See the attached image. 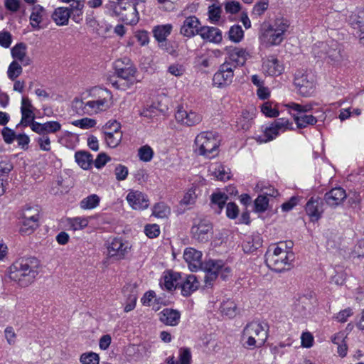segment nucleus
<instances>
[{
    "instance_id": "obj_1",
    "label": "nucleus",
    "mask_w": 364,
    "mask_h": 364,
    "mask_svg": "<svg viewBox=\"0 0 364 364\" xmlns=\"http://www.w3.org/2000/svg\"><path fill=\"white\" fill-rule=\"evenodd\" d=\"M87 101L75 98L72 106L80 114L92 115L109 110L114 105L112 93L107 89L95 87L88 92Z\"/></svg>"
},
{
    "instance_id": "obj_2",
    "label": "nucleus",
    "mask_w": 364,
    "mask_h": 364,
    "mask_svg": "<svg viewBox=\"0 0 364 364\" xmlns=\"http://www.w3.org/2000/svg\"><path fill=\"white\" fill-rule=\"evenodd\" d=\"M40 262L36 257L21 258L9 267V278L21 286L31 284L38 274Z\"/></svg>"
},
{
    "instance_id": "obj_3",
    "label": "nucleus",
    "mask_w": 364,
    "mask_h": 364,
    "mask_svg": "<svg viewBox=\"0 0 364 364\" xmlns=\"http://www.w3.org/2000/svg\"><path fill=\"white\" fill-rule=\"evenodd\" d=\"M114 70L117 79L112 85L117 89L126 90L139 82L136 68L129 58L117 60L114 62Z\"/></svg>"
},
{
    "instance_id": "obj_4",
    "label": "nucleus",
    "mask_w": 364,
    "mask_h": 364,
    "mask_svg": "<svg viewBox=\"0 0 364 364\" xmlns=\"http://www.w3.org/2000/svg\"><path fill=\"white\" fill-rule=\"evenodd\" d=\"M268 337V325L264 322L253 321L247 323L243 329L242 341L248 349L262 347Z\"/></svg>"
},
{
    "instance_id": "obj_5",
    "label": "nucleus",
    "mask_w": 364,
    "mask_h": 364,
    "mask_svg": "<svg viewBox=\"0 0 364 364\" xmlns=\"http://www.w3.org/2000/svg\"><path fill=\"white\" fill-rule=\"evenodd\" d=\"M265 257L267 266L275 272L284 270L294 259L293 252L287 250L286 242L269 247Z\"/></svg>"
},
{
    "instance_id": "obj_6",
    "label": "nucleus",
    "mask_w": 364,
    "mask_h": 364,
    "mask_svg": "<svg viewBox=\"0 0 364 364\" xmlns=\"http://www.w3.org/2000/svg\"><path fill=\"white\" fill-rule=\"evenodd\" d=\"M219 136L213 132H202L195 139V151L199 155L210 157L220 145Z\"/></svg>"
},
{
    "instance_id": "obj_7",
    "label": "nucleus",
    "mask_w": 364,
    "mask_h": 364,
    "mask_svg": "<svg viewBox=\"0 0 364 364\" xmlns=\"http://www.w3.org/2000/svg\"><path fill=\"white\" fill-rule=\"evenodd\" d=\"M291 126L292 124L288 119H278L264 127L262 134L256 136L255 139L260 144L269 142L276 139L280 133L291 129Z\"/></svg>"
},
{
    "instance_id": "obj_8",
    "label": "nucleus",
    "mask_w": 364,
    "mask_h": 364,
    "mask_svg": "<svg viewBox=\"0 0 364 364\" xmlns=\"http://www.w3.org/2000/svg\"><path fill=\"white\" fill-rule=\"evenodd\" d=\"M294 83L299 94L301 96L308 97L314 92V76L310 71H297L295 74Z\"/></svg>"
},
{
    "instance_id": "obj_9",
    "label": "nucleus",
    "mask_w": 364,
    "mask_h": 364,
    "mask_svg": "<svg viewBox=\"0 0 364 364\" xmlns=\"http://www.w3.org/2000/svg\"><path fill=\"white\" fill-rule=\"evenodd\" d=\"M130 244L122 238H114L107 245V255L115 260L126 258L131 250Z\"/></svg>"
},
{
    "instance_id": "obj_10",
    "label": "nucleus",
    "mask_w": 364,
    "mask_h": 364,
    "mask_svg": "<svg viewBox=\"0 0 364 364\" xmlns=\"http://www.w3.org/2000/svg\"><path fill=\"white\" fill-rule=\"evenodd\" d=\"M234 69L233 65L228 61L220 65L218 70L213 75V85L218 87H223L230 85L234 77Z\"/></svg>"
},
{
    "instance_id": "obj_11",
    "label": "nucleus",
    "mask_w": 364,
    "mask_h": 364,
    "mask_svg": "<svg viewBox=\"0 0 364 364\" xmlns=\"http://www.w3.org/2000/svg\"><path fill=\"white\" fill-rule=\"evenodd\" d=\"M175 117L178 123L186 127L196 126L203 120V116L198 112L183 107L178 108Z\"/></svg>"
},
{
    "instance_id": "obj_12",
    "label": "nucleus",
    "mask_w": 364,
    "mask_h": 364,
    "mask_svg": "<svg viewBox=\"0 0 364 364\" xmlns=\"http://www.w3.org/2000/svg\"><path fill=\"white\" fill-rule=\"evenodd\" d=\"M314 51L318 57L326 55L331 62L338 63L341 60V55L336 42L332 41L331 45L326 43H319L314 48Z\"/></svg>"
},
{
    "instance_id": "obj_13",
    "label": "nucleus",
    "mask_w": 364,
    "mask_h": 364,
    "mask_svg": "<svg viewBox=\"0 0 364 364\" xmlns=\"http://www.w3.org/2000/svg\"><path fill=\"white\" fill-rule=\"evenodd\" d=\"M225 50L228 55L227 61L232 65L234 63V68L237 66L244 65L247 60L251 57L250 53L245 48L230 46L226 47Z\"/></svg>"
},
{
    "instance_id": "obj_14",
    "label": "nucleus",
    "mask_w": 364,
    "mask_h": 364,
    "mask_svg": "<svg viewBox=\"0 0 364 364\" xmlns=\"http://www.w3.org/2000/svg\"><path fill=\"white\" fill-rule=\"evenodd\" d=\"M114 12L126 24L136 25L139 22V16L136 4L126 2L122 9H117Z\"/></svg>"
},
{
    "instance_id": "obj_15",
    "label": "nucleus",
    "mask_w": 364,
    "mask_h": 364,
    "mask_svg": "<svg viewBox=\"0 0 364 364\" xmlns=\"http://www.w3.org/2000/svg\"><path fill=\"white\" fill-rule=\"evenodd\" d=\"M213 227L207 220H201L191 228L193 237L199 242H207L212 235Z\"/></svg>"
},
{
    "instance_id": "obj_16",
    "label": "nucleus",
    "mask_w": 364,
    "mask_h": 364,
    "mask_svg": "<svg viewBox=\"0 0 364 364\" xmlns=\"http://www.w3.org/2000/svg\"><path fill=\"white\" fill-rule=\"evenodd\" d=\"M221 262L220 260H208L202 264L200 269L205 273L204 282L206 287L211 286L213 282L219 276Z\"/></svg>"
},
{
    "instance_id": "obj_17",
    "label": "nucleus",
    "mask_w": 364,
    "mask_h": 364,
    "mask_svg": "<svg viewBox=\"0 0 364 364\" xmlns=\"http://www.w3.org/2000/svg\"><path fill=\"white\" fill-rule=\"evenodd\" d=\"M202 252L192 247H187L183 252V259L191 272H197L202 267Z\"/></svg>"
},
{
    "instance_id": "obj_18",
    "label": "nucleus",
    "mask_w": 364,
    "mask_h": 364,
    "mask_svg": "<svg viewBox=\"0 0 364 364\" xmlns=\"http://www.w3.org/2000/svg\"><path fill=\"white\" fill-rule=\"evenodd\" d=\"M202 26L198 18L194 16L187 17L181 28V33L186 37L191 38L200 35Z\"/></svg>"
},
{
    "instance_id": "obj_19",
    "label": "nucleus",
    "mask_w": 364,
    "mask_h": 364,
    "mask_svg": "<svg viewBox=\"0 0 364 364\" xmlns=\"http://www.w3.org/2000/svg\"><path fill=\"white\" fill-rule=\"evenodd\" d=\"M259 38L267 46H277L284 40V36L263 24Z\"/></svg>"
},
{
    "instance_id": "obj_20",
    "label": "nucleus",
    "mask_w": 364,
    "mask_h": 364,
    "mask_svg": "<svg viewBox=\"0 0 364 364\" xmlns=\"http://www.w3.org/2000/svg\"><path fill=\"white\" fill-rule=\"evenodd\" d=\"M126 198L128 203L134 210H143L149 206V200L146 196L140 191H131Z\"/></svg>"
},
{
    "instance_id": "obj_21",
    "label": "nucleus",
    "mask_w": 364,
    "mask_h": 364,
    "mask_svg": "<svg viewBox=\"0 0 364 364\" xmlns=\"http://www.w3.org/2000/svg\"><path fill=\"white\" fill-rule=\"evenodd\" d=\"M292 117L296 127L299 129L305 128L308 126H313L317 123L318 119L323 121L326 118L324 113L322 112L321 114L317 116L306 114H292Z\"/></svg>"
},
{
    "instance_id": "obj_22",
    "label": "nucleus",
    "mask_w": 364,
    "mask_h": 364,
    "mask_svg": "<svg viewBox=\"0 0 364 364\" xmlns=\"http://www.w3.org/2000/svg\"><path fill=\"white\" fill-rule=\"evenodd\" d=\"M61 129V124L57 121H49L45 123L33 122L31 130L41 135L54 134Z\"/></svg>"
},
{
    "instance_id": "obj_23",
    "label": "nucleus",
    "mask_w": 364,
    "mask_h": 364,
    "mask_svg": "<svg viewBox=\"0 0 364 364\" xmlns=\"http://www.w3.org/2000/svg\"><path fill=\"white\" fill-rule=\"evenodd\" d=\"M284 70L283 65L274 56L264 60L262 64L263 73L269 76H278L282 73Z\"/></svg>"
},
{
    "instance_id": "obj_24",
    "label": "nucleus",
    "mask_w": 364,
    "mask_h": 364,
    "mask_svg": "<svg viewBox=\"0 0 364 364\" xmlns=\"http://www.w3.org/2000/svg\"><path fill=\"white\" fill-rule=\"evenodd\" d=\"M347 195L346 191L341 188H335L325 194L326 203L331 207H336L341 204Z\"/></svg>"
},
{
    "instance_id": "obj_25",
    "label": "nucleus",
    "mask_w": 364,
    "mask_h": 364,
    "mask_svg": "<svg viewBox=\"0 0 364 364\" xmlns=\"http://www.w3.org/2000/svg\"><path fill=\"white\" fill-rule=\"evenodd\" d=\"M306 212L311 220H318L323 212L321 200L311 198L306 205Z\"/></svg>"
},
{
    "instance_id": "obj_26",
    "label": "nucleus",
    "mask_w": 364,
    "mask_h": 364,
    "mask_svg": "<svg viewBox=\"0 0 364 364\" xmlns=\"http://www.w3.org/2000/svg\"><path fill=\"white\" fill-rule=\"evenodd\" d=\"M200 36L203 40L213 43H220L223 40L221 31L215 27L202 26Z\"/></svg>"
},
{
    "instance_id": "obj_27",
    "label": "nucleus",
    "mask_w": 364,
    "mask_h": 364,
    "mask_svg": "<svg viewBox=\"0 0 364 364\" xmlns=\"http://www.w3.org/2000/svg\"><path fill=\"white\" fill-rule=\"evenodd\" d=\"M11 55L14 61L20 63L23 66L29 65L31 63L30 58L26 54V46L24 43H18L11 49Z\"/></svg>"
},
{
    "instance_id": "obj_28",
    "label": "nucleus",
    "mask_w": 364,
    "mask_h": 364,
    "mask_svg": "<svg viewBox=\"0 0 364 364\" xmlns=\"http://www.w3.org/2000/svg\"><path fill=\"white\" fill-rule=\"evenodd\" d=\"M46 16V11L43 6L38 4L33 5L30 15V23L32 28L39 29V24L43 21Z\"/></svg>"
},
{
    "instance_id": "obj_29",
    "label": "nucleus",
    "mask_w": 364,
    "mask_h": 364,
    "mask_svg": "<svg viewBox=\"0 0 364 364\" xmlns=\"http://www.w3.org/2000/svg\"><path fill=\"white\" fill-rule=\"evenodd\" d=\"M181 314L179 311L171 309H165L159 313V319L161 322L169 326H176L178 323Z\"/></svg>"
},
{
    "instance_id": "obj_30",
    "label": "nucleus",
    "mask_w": 364,
    "mask_h": 364,
    "mask_svg": "<svg viewBox=\"0 0 364 364\" xmlns=\"http://www.w3.org/2000/svg\"><path fill=\"white\" fill-rule=\"evenodd\" d=\"M198 285V282L195 275L189 274L186 276L181 286L182 295L184 296H190L193 291L197 290Z\"/></svg>"
},
{
    "instance_id": "obj_31",
    "label": "nucleus",
    "mask_w": 364,
    "mask_h": 364,
    "mask_svg": "<svg viewBox=\"0 0 364 364\" xmlns=\"http://www.w3.org/2000/svg\"><path fill=\"white\" fill-rule=\"evenodd\" d=\"M180 274L174 272H166L160 282V285L167 290H172L178 285Z\"/></svg>"
},
{
    "instance_id": "obj_32",
    "label": "nucleus",
    "mask_w": 364,
    "mask_h": 364,
    "mask_svg": "<svg viewBox=\"0 0 364 364\" xmlns=\"http://www.w3.org/2000/svg\"><path fill=\"white\" fill-rule=\"evenodd\" d=\"M70 16V9L67 7H58L55 9L52 18L58 26H65L68 23Z\"/></svg>"
},
{
    "instance_id": "obj_33",
    "label": "nucleus",
    "mask_w": 364,
    "mask_h": 364,
    "mask_svg": "<svg viewBox=\"0 0 364 364\" xmlns=\"http://www.w3.org/2000/svg\"><path fill=\"white\" fill-rule=\"evenodd\" d=\"M262 245V239L259 233H255L248 237L242 244V247L246 252H252Z\"/></svg>"
},
{
    "instance_id": "obj_34",
    "label": "nucleus",
    "mask_w": 364,
    "mask_h": 364,
    "mask_svg": "<svg viewBox=\"0 0 364 364\" xmlns=\"http://www.w3.org/2000/svg\"><path fill=\"white\" fill-rule=\"evenodd\" d=\"M200 191L199 186L196 182L192 184V186L184 194L181 200V204L183 205H191L196 203V198L199 195Z\"/></svg>"
},
{
    "instance_id": "obj_35",
    "label": "nucleus",
    "mask_w": 364,
    "mask_h": 364,
    "mask_svg": "<svg viewBox=\"0 0 364 364\" xmlns=\"http://www.w3.org/2000/svg\"><path fill=\"white\" fill-rule=\"evenodd\" d=\"M173 26L170 23L158 25L154 27V36L158 42H164L171 34Z\"/></svg>"
},
{
    "instance_id": "obj_36",
    "label": "nucleus",
    "mask_w": 364,
    "mask_h": 364,
    "mask_svg": "<svg viewBox=\"0 0 364 364\" xmlns=\"http://www.w3.org/2000/svg\"><path fill=\"white\" fill-rule=\"evenodd\" d=\"M75 159L77 164L83 169L90 168L93 162L92 156L86 151H77L75 154Z\"/></svg>"
},
{
    "instance_id": "obj_37",
    "label": "nucleus",
    "mask_w": 364,
    "mask_h": 364,
    "mask_svg": "<svg viewBox=\"0 0 364 364\" xmlns=\"http://www.w3.org/2000/svg\"><path fill=\"white\" fill-rule=\"evenodd\" d=\"M211 175L220 181H226L230 178V173L221 164H212L209 167Z\"/></svg>"
},
{
    "instance_id": "obj_38",
    "label": "nucleus",
    "mask_w": 364,
    "mask_h": 364,
    "mask_svg": "<svg viewBox=\"0 0 364 364\" xmlns=\"http://www.w3.org/2000/svg\"><path fill=\"white\" fill-rule=\"evenodd\" d=\"M105 140L107 145L110 148L117 147L122 139V132L120 131L109 132L105 131Z\"/></svg>"
},
{
    "instance_id": "obj_39",
    "label": "nucleus",
    "mask_w": 364,
    "mask_h": 364,
    "mask_svg": "<svg viewBox=\"0 0 364 364\" xmlns=\"http://www.w3.org/2000/svg\"><path fill=\"white\" fill-rule=\"evenodd\" d=\"M266 26L277 33H279L281 35L284 36V33L289 27V22L284 17H278L272 24H266Z\"/></svg>"
},
{
    "instance_id": "obj_40",
    "label": "nucleus",
    "mask_w": 364,
    "mask_h": 364,
    "mask_svg": "<svg viewBox=\"0 0 364 364\" xmlns=\"http://www.w3.org/2000/svg\"><path fill=\"white\" fill-rule=\"evenodd\" d=\"M100 198L96 194H92L83 198L80 203V207L82 210H91L97 207L100 204Z\"/></svg>"
},
{
    "instance_id": "obj_41",
    "label": "nucleus",
    "mask_w": 364,
    "mask_h": 364,
    "mask_svg": "<svg viewBox=\"0 0 364 364\" xmlns=\"http://www.w3.org/2000/svg\"><path fill=\"white\" fill-rule=\"evenodd\" d=\"M159 299L156 298L155 292L149 291L145 293L144 296L141 298V303L144 306H152L153 309L157 311L160 308V306H158L159 304Z\"/></svg>"
},
{
    "instance_id": "obj_42",
    "label": "nucleus",
    "mask_w": 364,
    "mask_h": 364,
    "mask_svg": "<svg viewBox=\"0 0 364 364\" xmlns=\"http://www.w3.org/2000/svg\"><path fill=\"white\" fill-rule=\"evenodd\" d=\"M22 219L38 223L39 209L37 206H28L22 212Z\"/></svg>"
},
{
    "instance_id": "obj_43",
    "label": "nucleus",
    "mask_w": 364,
    "mask_h": 364,
    "mask_svg": "<svg viewBox=\"0 0 364 364\" xmlns=\"http://www.w3.org/2000/svg\"><path fill=\"white\" fill-rule=\"evenodd\" d=\"M227 200L228 197L225 193H216L211 196V203L213 205V208L218 213L223 209Z\"/></svg>"
},
{
    "instance_id": "obj_44",
    "label": "nucleus",
    "mask_w": 364,
    "mask_h": 364,
    "mask_svg": "<svg viewBox=\"0 0 364 364\" xmlns=\"http://www.w3.org/2000/svg\"><path fill=\"white\" fill-rule=\"evenodd\" d=\"M38 227V223L22 219L19 232L23 235H29Z\"/></svg>"
},
{
    "instance_id": "obj_45",
    "label": "nucleus",
    "mask_w": 364,
    "mask_h": 364,
    "mask_svg": "<svg viewBox=\"0 0 364 364\" xmlns=\"http://www.w3.org/2000/svg\"><path fill=\"white\" fill-rule=\"evenodd\" d=\"M23 72L22 65L17 61H12L7 70L8 77L11 80H15Z\"/></svg>"
},
{
    "instance_id": "obj_46",
    "label": "nucleus",
    "mask_w": 364,
    "mask_h": 364,
    "mask_svg": "<svg viewBox=\"0 0 364 364\" xmlns=\"http://www.w3.org/2000/svg\"><path fill=\"white\" fill-rule=\"evenodd\" d=\"M229 39L234 43H240L244 37V31L239 25H234L230 27L228 32Z\"/></svg>"
},
{
    "instance_id": "obj_47",
    "label": "nucleus",
    "mask_w": 364,
    "mask_h": 364,
    "mask_svg": "<svg viewBox=\"0 0 364 364\" xmlns=\"http://www.w3.org/2000/svg\"><path fill=\"white\" fill-rule=\"evenodd\" d=\"M292 343L290 341L287 342H281L271 348V353L274 358H281L286 353V348L290 347Z\"/></svg>"
},
{
    "instance_id": "obj_48",
    "label": "nucleus",
    "mask_w": 364,
    "mask_h": 364,
    "mask_svg": "<svg viewBox=\"0 0 364 364\" xmlns=\"http://www.w3.org/2000/svg\"><path fill=\"white\" fill-rule=\"evenodd\" d=\"M220 311L229 317H233L236 314V304L230 299L223 301L220 306Z\"/></svg>"
},
{
    "instance_id": "obj_49",
    "label": "nucleus",
    "mask_w": 364,
    "mask_h": 364,
    "mask_svg": "<svg viewBox=\"0 0 364 364\" xmlns=\"http://www.w3.org/2000/svg\"><path fill=\"white\" fill-rule=\"evenodd\" d=\"M171 213L170 208L164 203H159L154 205L153 215L159 218H167Z\"/></svg>"
},
{
    "instance_id": "obj_50",
    "label": "nucleus",
    "mask_w": 364,
    "mask_h": 364,
    "mask_svg": "<svg viewBox=\"0 0 364 364\" xmlns=\"http://www.w3.org/2000/svg\"><path fill=\"white\" fill-rule=\"evenodd\" d=\"M138 156L144 162L151 161L154 156V151L149 145L141 146L138 150Z\"/></svg>"
},
{
    "instance_id": "obj_51",
    "label": "nucleus",
    "mask_w": 364,
    "mask_h": 364,
    "mask_svg": "<svg viewBox=\"0 0 364 364\" xmlns=\"http://www.w3.org/2000/svg\"><path fill=\"white\" fill-rule=\"evenodd\" d=\"M252 117L247 111L242 112L241 117L237 120V127L238 129L247 130L251 126Z\"/></svg>"
},
{
    "instance_id": "obj_52",
    "label": "nucleus",
    "mask_w": 364,
    "mask_h": 364,
    "mask_svg": "<svg viewBox=\"0 0 364 364\" xmlns=\"http://www.w3.org/2000/svg\"><path fill=\"white\" fill-rule=\"evenodd\" d=\"M87 218L76 217L69 220V225L73 230L83 229L88 225Z\"/></svg>"
},
{
    "instance_id": "obj_53",
    "label": "nucleus",
    "mask_w": 364,
    "mask_h": 364,
    "mask_svg": "<svg viewBox=\"0 0 364 364\" xmlns=\"http://www.w3.org/2000/svg\"><path fill=\"white\" fill-rule=\"evenodd\" d=\"M72 124L75 127L87 129L94 127L97 124V121L92 118L85 117L75 120Z\"/></svg>"
},
{
    "instance_id": "obj_54",
    "label": "nucleus",
    "mask_w": 364,
    "mask_h": 364,
    "mask_svg": "<svg viewBox=\"0 0 364 364\" xmlns=\"http://www.w3.org/2000/svg\"><path fill=\"white\" fill-rule=\"evenodd\" d=\"M285 106L290 110L296 111L298 114H304L310 112L313 109V106L311 104L301 105L295 102H289L286 104Z\"/></svg>"
},
{
    "instance_id": "obj_55",
    "label": "nucleus",
    "mask_w": 364,
    "mask_h": 364,
    "mask_svg": "<svg viewBox=\"0 0 364 364\" xmlns=\"http://www.w3.org/2000/svg\"><path fill=\"white\" fill-rule=\"evenodd\" d=\"M208 13L210 21L215 23L220 18L222 9L220 6L213 4L208 7Z\"/></svg>"
},
{
    "instance_id": "obj_56",
    "label": "nucleus",
    "mask_w": 364,
    "mask_h": 364,
    "mask_svg": "<svg viewBox=\"0 0 364 364\" xmlns=\"http://www.w3.org/2000/svg\"><path fill=\"white\" fill-rule=\"evenodd\" d=\"M21 112V123L25 127L29 126L31 128V124L33 122H36L34 121L35 115L33 113V110L31 109H23Z\"/></svg>"
},
{
    "instance_id": "obj_57",
    "label": "nucleus",
    "mask_w": 364,
    "mask_h": 364,
    "mask_svg": "<svg viewBox=\"0 0 364 364\" xmlns=\"http://www.w3.org/2000/svg\"><path fill=\"white\" fill-rule=\"evenodd\" d=\"M191 353L189 348H181L178 350L177 364H191Z\"/></svg>"
},
{
    "instance_id": "obj_58",
    "label": "nucleus",
    "mask_w": 364,
    "mask_h": 364,
    "mask_svg": "<svg viewBox=\"0 0 364 364\" xmlns=\"http://www.w3.org/2000/svg\"><path fill=\"white\" fill-rule=\"evenodd\" d=\"M80 360L82 364H99L100 357L93 352L85 353L81 355Z\"/></svg>"
},
{
    "instance_id": "obj_59",
    "label": "nucleus",
    "mask_w": 364,
    "mask_h": 364,
    "mask_svg": "<svg viewBox=\"0 0 364 364\" xmlns=\"http://www.w3.org/2000/svg\"><path fill=\"white\" fill-rule=\"evenodd\" d=\"M225 10L227 13L235 14L241 9V5L238 1L233 0H226L224 3Z\"/></svg>"
},
{
    "instance_id": "obj_60",
    "label": "nucleus",
    "mask_w": 364,
    "mask_h": 364,
    "mask_svg": "<svg viewBox=\"0 0 364 364\" xmlns=\"http://www.w3.org/2000/svg\"><path fill=\"white\" fill-rule=\"evenodd\" d=\"M255 207L257 212H264L268 207V199L265 196H259L255 200Z\"/></svg>"
},
{
    "instance_id": "obj_61",
    "label": "nucleus",
    "mask_w": 364,
    "mask_h": 364,
    "mask_svg": "<svg viewBox=\"0 0 364 364\" xmlns=\"http://www.w3.org/2000/svg\"><path fill=\"white\" fill-rule=\"evenodd\" d=\"M144 232L149 238H154L160 234V228L156 224H150L145 226Z\"/></svg>"
},
{
    "instance_id": "obj_62",
    "label": "nucleus",
    "mask_w": 364,
    "mask_h": 364,
    "mask_svg": "<svg viewBox=\"0 0 364 364\" xmlns=\"http://www.w3.org/2000/svg\"><path fill=\"white\" fill-rule=\"evenodd\" d=\"M37 143L40 147V149L45 151H49L50 147V139L48 135H42L37 139Z\"/></svg>"
},
{
    "instance_id": "obj_63",
    "label": "nucleus",
    "mask_w": 364,
    "mask_h": 364,
    "mask_svg": "<svg viewBox=\"0 0 364 364\" xmlns=\"http://www.w3.org/2000/svg\"><path fill=\"white\" fill-rule=\"evenodd\" d=\"M262 112L269 117H276L279 115V112L276 109L273 108L271 104L264 103L261 107Z\"/></svg>"
},
{
    "instance_id": "obj_64",
    "label": "nucleus",
    "mask_w": 364,
    "mask_h": 364,
    "mask_svg": "<svg viewBox=\"0 0 364 364\" xmlns=\"http://www.w3.org/2000/svg\"><path fill=\"white\" fill-rule=\"evenodd\" d=\"M268 6V0H261L254 6L253 14L257 16H261L267 9Z\"/></svg>"
}]
</instances>
